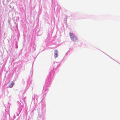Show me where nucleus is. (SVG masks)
<instances>
[{"mask_svg":"<svg viewBox=\"0 0 120 120\" xmlns=\"http://www.w3.org/2000/svg\"><path fill=\"white\" fill-rule=\"evenodd\" d=\"M69 35L71 40L77 42L78 41V39L76 36L72 33H70Z\"/></svg>","mask_w":120,"mask_h":120,"instance_id":"f257e3e1","label":"nucleus"},{"mask_svg":"<svg viewBox=\"0 0 120 120\" xmlns=\"http://www.w3.org/2000/svg\"><path fill=\"white\" fill-rule=\"evenodd\" d=\"M55 53L54 54V56L56 58L57 56V53H58V51L57 50H55Z\"/></svg>","mask_w":120,"mask_h":120,"instance_id":"f03ea898","label":"nucleus"},{"mask_svg":"<svg viewBox=\"0 0 120 120\" xmlns=\"http://www.w3.org/2000/svg\"><path fill=\"white\" fill-rule=\"evenodd\" d=\"M15 83L14 82H11L10 84L9 85V86L10 87H12L14 85Z\"/></svg>","mask_w":120,"mask_h":120,"instance_id":"7ed1b4c3","label":"nucleus"}]
</instances>
